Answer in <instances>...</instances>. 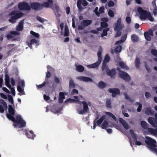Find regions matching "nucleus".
<instances>
[{
	"label": "nucleus",
	"instance_id": "obj_1",
	"mask_svg": "<svg viewBox=\"0 0 157 157\" xmlns=\"http://www.w3.org/2000/svg\"><path fill=\"white\" fill-rule=\"evenodd\" d=\"M17 105L13 104V98L10 96V121L13 122L14 127L22 128L25 126L26 122L22 117L19 114L15 113L14 108Z\"/></svg>",
	"mask_w": 157,
	"mask_h": 157
},
{
	"label": "nucleus",
	"instance_id": "obj_2",
	"mask_svg": "<svg viewBox=\"0 0 157 157\" xmlns=\"http://www.w3.org/2000/svg\"><path fill=\"white\" fill-rule=\"evenodd\" d=\"M136 15L138 16L141 19H147L151 21H154V19L152 17L150 13L144 10L140 7L137 8L136 10Z\"/></svg>",
	"mask_w": 157,
	"mask_h": 157
},
{
	"label": "nucleus",
	"instance_id": "obj_3",
	"mask_svg": "<svg viewBox=\"0 0 157 157\" xmlns=\"http://www.w3.org/2000/svg\"><path fill=\"white\" fill-rule=\"evenodd\" d=\"M109 60V56L108 54H106L102 63V70L103 72H106L108 75L110 76H113L115 75L116 71L114 69H112L111 70L109 69L107 66L106 65V63Z\"/></svg>",
	"mask_w": 157,
	"mask_h": 157
},
{
	"label": "nucleus",
	"instance_id": "obj_4",
	"mask_svg": "<svg viewBox=\"0 0 157 157\" xmlns=\"http://www.w3.org/2000/svg\"><path fill=\"white\" fill-rule=\"evenodd\" d=\"M105 114H106L105 115L103 116L98 120L97 121L95 120L94 121V122L91 125V128L94 129L96 126V123L98 125L102 123L104 120L106 118L107 116L112 118L115 122L116 121V117L112 113L109 112H106Z\"/></svg>",
	"mask_w": 157,
	"mask_h": 157
},
{
	"label": "nucleus",
	"instance_id": "obj_5",
	"mask_svg": "<svg viewBox=\"0 0 157 157\" xmlns=\"http://www.w3.org/2000/svg\"><path fill=\"white\" fill-rule=\"evenodd\" d=\"M122 19L119 18L117 19L116 22L114 25V30L116 32L115 35V37L119 36L121 34V30L124 27V24L121 23Z\"/></svg>",
	"mask_w": 157,
	"mask_h": 157
},
{
	"label": "nucleus",
	"instance_id": "obj_6",
	"mask_svg": "<svg viewBox=\"0 0 157 157\" xmlns=\"http://www.w3.org/2000/svg\"><path fill=\"white\" fill-rule=\"evenodd\" d=\"M145 139V142L147 144L148 147L156 155V151H157V149L156 148V141L148 136H146Z\"/></svg>",
	"mask_w": 157,
	"mask_h": 157
},
{
	"label": "nucleus",
	"instance_id": "obj_7",
	"mask_svg": "<svg viewBox=\"0 0 157 157\" xmlns=\"http://www.w3.org/2000/svg\"><path fill=\"white\" fill-rule=\"evenodd\" d=\"M100 126L102 129H106L108 127H112L114 126L117 129L120 130L121 129V126L118 125L117 124H114L111 122L106 120L103 121Z\"/></svg>",
	"mask_w": 157,
	"mask_h": 157
},
{
	"label": "nucleus",
	"instance_id": "obj_8",
	"mask_svg": "<svg viewBox=\"0 0 157 157\" xmlns=\"http://www.w3.org/2000/svg\"><path fill=\"white\" fill-rule=\"evenodd\" d=\"M83 105L82 108H79L78 109L77 111L78 113L80 114H83L86 113L88 111V106L91 105V103L89 101H83L82 102Z\"/></svg>",
	"mask_w": 157,
	"mask_h": 157
},
{
	"label": "nucleus",
	"instance_id": "obj_9",
	"mask_svg": "<svg viewBox=\"0 0 157 157\" xmlns=\"http://www.w3.org/2000/svg\"><path fill=\"white\" fill-rule=\"evenodd\" d=\"M102 52V48L101 47L99 48V49L98 52V61L93 64L87 65L86 66L88 68H93L97 67L100 64L101 62V54Z\"/></svg>",
	"mask_w": 157,
	"mask_h": 157
},
{
	"label": "nucleus",
	"instance_id": "obj_10",
	"mask_svg": "<svg viewBox=\"0 0 157 157\" xmlns=\"http://www.w3.org/2000/svg\"><path fill=\"white\" fill-rule=\"evenodd\" d=\"M24 23V21L23 20L21 21L16 27L17 31L10 32V38L12 37V35H19L20 34V33L19 32L23 30Z\"/></svg>",
	"mask_w": 157,
	"mask_h": 157
},
{
	"label": "nucleus",
	"instance_id": "obj_11",
	"mask_svg": "<svg viewBox=\"0 0 157 157\" xmlns=\"http://www.w3.org/2000/svg\"><path fill=\"white\" fill-rule=\"evenodd\" d=\"M19 80V82L18 85L17 87V90L19 93V95H25V92L24 91V87L25 86V81L23 80Z\"/></svg>",
	"mask_w": 157,
	"mask_h": 157
},
{
	"label": "nucleus",
	"instance_id": "obj_12",
	"mask_svg": "<svg viewBox=\"0 0 157 157\" xmlns=\"http://www.w3.org/2000/svg\"><path fill=\"white\" fill-rule=\"evenodd\" d=\"M60 27L61 30V34L65 36H68L69 35V32L67 26L63 23H61Z\"/></svg>",
	"mask_w": 157,
	"mask_h": 157
},
{
	"label": "nucleus",
	"instance_id": "obj_13",
	"mask_svg": "<svg viewBox=\"0 0 157 157\" xmlns=\"http://www.w3.org/2000/svg\"><path fill=\"white\" fill-rule=\"evenodd\" d=\"M19 78L17 76L15 78H12L10 79V93L14 96L15 94V87H14L16 85V81L18 80Z\"/></svg>",
	"mask_w": 157,
	"mask_h": 157
},
{
	"label": "nucleus",
	"instance_id": "obj_14",
	"mask_svg": "<svg viewBox=\"0 0 157 157\" xmlns=\"http://www.w3.org/2000/svg\"><path fill=\"white\" fill-rule=\"evenodd\" d=\"M23 15L22 13L15 12L10 14V22L15 23L17 19L22 17Z\"/></svg>",
	"mask_w": 157,
	"mask_h": 157
},
{
	"label": "nucleus",
	"instance_id": "obj_15",
	"mask_svg": "<svg viewBox=\"0 0 157 157\" xmlns=\"http://www.w3.org/2000/svg\"><path fill=\"white\" fill-rule=\"evenodd\" d=\"M19 9L21 10H29L31 9V8L27 3L22 2L19 3L18 5Z\"/></svg>",
	"mask_w": 157,
	"mask_h": 157
},
{
	"label": "nucleus",
	"instance_id": "obj_16",
	"mask_svg": "<svg viewBox=\"0 0 157 157\" xmlns=\"http://www.w3.org/2000/svg\"><path fill=\"white\" fill-rule=\"evenodd\" d=\"M117 71L118 72V75L121 78L126 80L128 81L130 79L129 76L126 73L120 71L119 68L117 69Z\"/></svg>",
	"mask_w": 157,
	"mask_h": 157
},
{
	"label": "nucleus",
	"instance_id": "obj_17",
	"mask_svg": "<svg viewBox=\"0 0 157 157\" xmlns=\"http://www.w3.org/2000/svg\"><path fill=\"white\" fill-rule=\"evenodd\" d=\"M0 113H3L7 109V104L6 102L2 99H0Z\"/></svg>",
	"mask_w": 157,
	"mask_h": 157
},
{
	"label": "nucleus",
	"instance_id": "obj_18",
	"mask_svg": "<svg viewBox=\"0 0 157 157\" xmlns=\"http://www.w3.org/2000/svg\"><path fill=\"white\" fill-rule=\"evenodd\" d=\"M130 140L131 141L134 140H136L137 137L136 134L134 131L132 130H129V133H126L125 134Z\"/></svg>",
	"mask_w": 157,
	"mask_h": 157
},
{
	"label": "nucleus",
	"instance_id": "obj_19",
	"mask_svg": "<svg viewBox=\"0 0 157 157\" xmlns=\"http://www.w3.org/2000/svg\"><path fill=\"white\" fill-rule=\"evenodd\" d=\"M62 109L58 110L56 106H48L46 108V112H48L49 110L55 114H58L60 113Z\"/></svg>",
	"mask_w": 157,
	"mask_h": 157
},
{
	"label": "nucleus",
	"instance_id": "obj_20",
	"mask_svg": "<svg viewBox=\"0 0 157 157\" xmlns=\"http://www.w3.org/2000/svg\"><path fill=\"white\" fill-rule=\"evenodd\" d=\"M91 23V21L89 20H84L81 23V25L79 26L78 29L79 30H82L85 26H87Z\"/></svg>",
	"mask_w": 157,
	"mask_h": 157
},
{
	"label": "nucleus",
	"instance_id": "obj_21",
	"mask_svg": "<svg viewBox=\"0 0 157 157\" xmlns=\"http://www.w3.org/2000/svg\"><path fill=\"white\" fill-rule=\"evenodd\" d=\"M144 35L146 40L150 41L153 36V31L152 30H150L148 32L144 33Z\"/></svg>",
	"mask_w": 157,
	"mask_h": 157
},
{
	"label": "nucleus",
	"instance_id": "obj_22",
	"mask_svg": "<svg viewBox=\"0 0 157 157\" xmlns=\"http://www.w3.org/2000/svg\"><path fill=\"white\" fill-rule=\"evenodd\" d=\"M81 4L84 6L87 5V3L85 0H78L77 2V6L78 8L80 10L82 9Z\"/></svg>",
	"mask_w": 157,
	"mask_h": 157
},
{
	"label": "nucleus",
	"instance_id": "obj_23",
	"mask_svg": "<svg viewBox=\"0 0 157 157\" xmlns=\"http://www.w3.org/2000/svg\"><path fill=\"white\" fill-rule=\"evenodd\" d=\"M109 92L112 93V96L114 97L117 94H119V90L116 88H112L109 89L108 90Z\"/></svg>",
	"mask_w": 157,
	"mask_h": 157
},
{
	"label": "nucleus",
	"instance_id": "obj_24",
	"mask_svg": "<svg viewBox=\"0 0 157 157\" xmlns=\"http://www.w3.org/2000/svg\"><path fill=\"white\" fill-rule=\"evenodd\" d=\"M75 99L71 98H69L65 101V103L68 104L69 103H77L79 101V100L80 99V98L78 99V97L76 96L74 97Z\"/></svg>",
	"mask_w": 157,
	"mask_h": 157
},
{
	"label": "nucleus",
	"instance_id": "obj_25",
	"mask_svg": "<svg viewBox=\"0 0 157 157\" xmlns=\"http://www.w3.org/2000/svg\"><path fill=\"white\" fill-rule=\"evenodd\" d=\"M53 4V1L52 0H48L46 2H44L42 5L43 7H51V8Z\"/></svg>",
	"mask_w": 157,
	"mask_h": 157
},
{
	"label": "nucleus",
	"instance_id": "obj_26",
	"mask_svg": "<svg viewBox=\"0 0 157 157\" xmlns=\"http://www.w3.org/2000/svg\"><path fill=\"white\" fill-rule=\"evenodd\" d=\"M76 79L79 81L85 82H91L92 81L91 78L84 76H78L76 78Z\"/></svg>",
	"mask_w": 157,
	"mask_h": 157
},
{
	"label": "nucleus",
	"instance_id": "obj_27",
	"mask_svg": "<svg viewBox=\"0 0 157 157\" xmlns=\"http://www.w3.org/2000/svg\"><path fill=\"white\" fill-rule=\"evenodd\" d=\"M119 44H116V45H117L116 48L114 49V50L113 49H111L110 52L112 54L120 53L121 50V47Z\"/></svg>",
	"mask_w": 157,
	"mask_h": 157
},
{
	"label": "nucleus",
	"instance_id": "obj_28",
	"mask_svg": "<svg viewBox=\"0 0 157 157\" xmlns=\"http://www.w3.org/2000/svg\"><path fill=\"white\" fill-rule=\"evenodd\" d=\"M31 8L34 10H38L42 8V5L37 3H33L31 5Z\"/></svg>",
	"mask_w": 157,
	"mask_h": 157
},
{
	"label": "nucleus",
	"instance_id": "obj_29",
	"mask_svg": "<svg viewBox=\"0 0 157 157\" xmlns=\"http://www.w3.org/2000/svg\"><path fill=\"white\" fill-rule=\"evenodd\" d=\"M148 121L153 127H157V121L155 120L153 118L149 117L148 119Z\"/></svg>",
	"mask_w": 157,
	"mask_h": 157
},
{
	"label": "nucleus",
	"instance_id": "obj_30",
	"mask_svg": "<svg viewBox=\"0 0 157 157\" xmlns=\"http://www.w3.org/2000/svg\"><path fill=\"white\" fill-rule=\"evenodd\" d=\"M120 123L126 129H128L129 128V126L127 122L123 119L120 118L119 119Z\"/></svg>",
	"mask_w": 157,
	"mask_h": 157
},
{
	"label": "nucleus",
	"instance_id": "obj_31",
	"mask_svg": "<svg viewBox=\"0 0 157 157\" xmlns=\"http://www.w3.org/2000/svg\"><path fill=\"white\" fill-rule=\"evenodd\" d=\"M102 22L101 23V25L102 27L103 28H106L107 27L108 25L106 23L108 21V19L107 18H103L101 19Z\"/></svg>",
	"mask_w": 157,
	"mask_h": 157
},
{
	"label": "nucleus",
	"instance_id": "obj_32",
	"mask_svg": "<svg viewBox=\"0 0 157 157\" xmlns=\"http://www.w3.org/2000/svg\"><path fill=\"white\" fill-rule=\"evenodd\" d=\"M127 37V33H125L122 35L121 40L116 42V44H120L123 43L126 40Z\"/></svg>",
	"mask_w": 157,
	"mask_h": 157
},
{
	"label": "nucleus",
	"instance_id": "obj_33",
	"mask_svg": "<svg viewBox=\"0 0 157 157\" xmlns=\"http://www.w3.org/2000/svg\"><path fill=\"white\" fill-rule=\"evenodd\" d=\"M26 136L29 138L33 139L35 137V135L31 131H28L26 134Z\"/></svg>",
	"mask_w": 157,
	"mask_h": 157
},
{
	"label": "nucleus",
	"instance_id": "obj_34",
	"mask_svg": "<svg viewBox=\"0 0 157 157\" xmlns=\"http://www.w3.org/2000/svg\"><path fill=\"white\" fill-rule=\"evenodd\" d=\"M5 83L6 86L10 89V79L9 76L7 75H5Z\"/></svg>",
	"mask_w": 157,
	"mask_h": 157
},
{
	"label": "nucleus",
	"instance_id": "obj_35",
	"mask_svg": "<svg viewBox=\"0 0 157 157\" xmlns=\"http://www.w3.org/2000/svg\"><path fill=\"white\" fill-rule=\"evenodd\" d=\"M117 65L121 67V68L127 69V67L126 66L125 64L121 60H120L117 61Z\"/></svg>",
	"mask_w": 157,
	"mask_h": 157
},
{
	"label": "nucleus",
	"instance_id": "obj_36",
	"mask_svg": "<svg viewBox=\"0 0 157 157\" xmlns=\"http://www.w3.org/2000/svg\"><path fill=\"white\" fill-rule=\"evenodd\" d=\"M59 103H62L63 102V100L65 99V98L64 95L65 94L63 92H60L59 94Z\"/></svg>",
	"mask_w": 157,
	"mask_h": 157
},
{
	"label": "nucleus",
	"instance_id": "obj_37",
	"mask_svg": "<svg viewBox=\"0 0 157 157\" xmlns=\"http://www.w3.org/2000/svg\"><path fill=\"white\" fill-rule=\"evenodd\" d=\"M76 70L79 72H82L84 70V67L81 65H76Z\"/></svg>",
	"mask_w": 157,
	"mask_h": 157
},
{
	"label": "nucleus",
	"instance_id": "obj_38",
	"mask_svg": "<svg viewBox=\"0 0 157 157\" xmlns=\"http://www.w3.org/2000/svg\"><path fill=\"white\" fill-rule=\"evenodd\" d=\"M148 132L151 134L157 136V129H154L152 128H149L148 129Z\"/></svg>",
	"mask_w": 157,
	"mask_h": 157
},
{
	"label": "nucleus",
	"instance_id": "obj_39",
	"mask_svg": "<svg viewBox=\"0 0 157 157\" xmlns=\"http://www.w3.org/2000/svg\"><path fill=\"white\" fill-rule=\"evenodd\" d=\"M148 132L151 134L157 136V129H154L152 128H149L148 129Z\"/></svg>",
	"mask_w": 157,
	"mask_h": 157
},
{
	"label": "nucleus",
	"instance_id": "obj_40",
	"mask_svg": "<svg viewBox=\"0 0 157 157\" xmlns=\"http://www.w3.org/2000/svg\"><path fill=\"white\" fill-rule=\"evenodd\" d=\"M152 4L154 8L153 10V13L154 15L157 16V9L156 8V6L155 5V1H152Z\"/></svg>",
	"mask_w": 157,
	"mask_h": 157
},
{
	"label": "nucleus",
	"instance_id": "obj_41",
	"mask_svg": "<svg viewBox=\"0 0 157 157\" xmlns=\"http://www.w3.org/2000/svg\"><path fill=\"white\" fill-rule=\"evenodd\" d=\"M97 86L101 88H103L105 87L106 84L103 81H100L97 84Z\"/></svg>",
	"mask_w": 157,
	"mask_h": 157
},
{
	"label": "nucleus",
	"instance_id": "obj_42",
	"mask_svg": "<svg viewBox=\"0 0 157 157\" xmlns=\"http://www.w3.org/2000/svg\"><path fill=\"white\" fill-rule=\"evenodd\" d=\"M108 14L111 18H113L114 17V12L112 10L110 9L108 10Z\"/></svg>",
	"mask_w": 157,
	"mask_h": 157
},
{
	"label": "nucleus",
	"instance_id": "obj_43",
	"mask_svg": "<svg viewBox=\"0 0 157 157\" xmlns=\"http://www.w3.org/2000/svg\"><path fill=\"white\" fill-rule=\"evenodd\" d=\"M69 87L70 88H74L75 87V84L73 81L71 79L69 82Z\"/></svg>",
	"mask_w": 157,
	"mask_h": 157
},
{
	"label": "nucleus",
	"instance_id": "obj_44",
	"mask_svg": "<svg viewBox=\"0 0 157 157\" xmlns=\"http://www.w3.org/2000/svg\"><path fill=\"white\" fill-rule=\"evenodd\" d=\"M51 8L55 12H57L59 10V7L56 4H53Z\"/></svg>",
	"mask_w": 157,
	"mask_h": 157
},
{
	"label": "nucleus",
	"instance_id": "obj_45",
	"mask_svg": "<svg viewBox=\"0 0 157 157\" xmlns=\"http://www.w3.org/2000/svg\"><path fill=\"white\" fill-rule=\"evenodd\" d=\"M140 138L139 137H137L136 138V140H133L135 141V144L140 146L142 145V142L140 141H139Z\"/></svg>",
	"mask_w": 157,
	"mask_h": 157
},
{
	"label": "nucleus",
	"instance_id": "obj_46",
	"mask_svg": "<svg viewBox=\"0 0 157 157\" xmlns=\"http://www.w3.org/2000/svg\"><path fill=\"white\" fill-rule=\"evenodd\" d=\"M109 30V28H106L103 31L101 35V37H103L105 36H106L107 34V32Z\"/></svg>",
	"mask_w": 157,
	"mask_h": 157
},
{
	"label": "nucleus",
	"instance_id": "obj_47",
	"mask_svg": "<svg viewBox=\"0 0 157 157\" xmlns=\"http://www.w3.org/2000/svg\"><path fill=\"white\" fill-rule=\"evenodd\" d=\"M141 124L142 127L144 129H146L147 127V124L144 121H142L141 122Z\"/></svg>",
	"mask_w": 157,
	"mask_h": 157
},
{
	"label": "nucleus",
	"instance_id": "obj_48",
	"mask_svg": "<svg viewBox=\"0 0 157 157\" xmlns=\"http://www.w3.org/2000/svg\"><path fill=\"white\" fill-rule=\"evenodd\" d=\"M31 34L34 37L36 38H38L39 37V34L37 33H36L32 31L30 32Z\"/></svg>",
	"mask_w": 157,
	"mask_h": 157
},
{
	"label": "nucleus",
	"instance_id": "obj_49",
	"mask_svg": "<svg viewBox=\"0 0 157 157\" xmlns=\"http://www.w3.org/2000/svg\"><path fill=\"white\" fill-rule=\"evenodd\" d=\"M131 40L135 42L138 41V38L136 35H132L131 36Z\"/></svg>",
	"mask_w": 157,
	"mask_h": 157
},
{
	"label": "nucleus",
	"instance_id": "obj_50",
	"mask_svg": "<svg viewBox=\"0 0 157 157\" xmlns=\"http://www.w3.org/2000/svg\"><path fill=\"white\" fill-rule=\"evenodd\" d=\"M151 53L152 55L157 56V50L155 49H152L151 51Z\"/></svg>",
	"mask_w": 157,
	"mask_h": 157
},
{
	"label": "nucleus",
	"instance_id": "obj_51",
	"mask_svg": "<svg viewBox=\"0 0 157 157\" xmlns=\"http://www.w3.org/2000/svg\"><path fill=\"white\" fill-rule=\"evenodd\" d=\"M65 10L67 14V15L69 14L70 13V8L69 6H67L65 8Z\"/></svg>",
	"mask_w": 157,
	"mask_h": 157
},
{
	"label": "nucleus",
	"instance_id": "obj_52",
	"mask_svg": "<svg viewBox=\"0 0 157 157\" xmlns=\"http://www.w3.org/2000/svg\"><path fill=\"white\" fill-rule=\"evenodd\" d=\"M8 113L6 114L7 117L10 120V105H8Z\"/></svg>",
	"mask_w": 157,
	"mask_h": 157
},
{
	"label": "nucleus",
	"instance_id": "obj_53",
	"mask_svg": "<svg viewBox=\"0 0 157 157\" xmlns=\"http://www.w3.org/2000/svg\"><path fill=\"white\" fill-rule=\"evenodd\" d=\"M135 64L136 67L137 68H138L140 64V61L137 58L136 59L135 62Z\"/></svg>",
	"mask_w": 157,
	"mask_h": 157
},
{
	"label": "nucleus",
	"instance_id": "obj_54",
	"mask_svg": "<svg viewBox=\"0 0 157 157\" xmlns=\"http://www.w3.org/2000/svg\"><path fill=\"white\" fill-rule=\"evenodd\" d=\"M44 98L45 101L48 102L49 100L50 97L44 94Z\"/></svg>",
	"mask_w": 157,
	"mask_h": 157
},
{
	"label": "nucleus",
	"instance_id": "obj_55",
	"mask_svg": "<svg viewBox=\"0 0 157 157\" xmlns=\"http://www.w3.org/2000/svg\"><path fill=\"white\" fill-rule=\"evenodd\" d=\"M114 6V3L111 1H109L108 3V6L109 7H113Z\"/></svg>",
	"mask_w": 157,
	"mask_h": 157
},
{
	"label": "nucleus",
	"instance_id": "obj_56",
	"mask_svg": "<svg viewBox=\"0 0 157 157\" xmlns=\"http://www.w3.org/2000/svg\"><path fill=\"white\" fill-rule=\"evenodd\" d=\"M104 7H101L100 8L98 12L99 15L100 14L103 13L104 12Z\"/></svg>",
	"mask_w": 157,
	"mask_h": 157
},
{
	"label": "nucleus",
	"instance_id": "obj_57",
	"mask_svg": "<svg viewBox=\"0 0 157 157\" xmlns=\"http://www.w3.org/2000/svg\"><path fill=\"white\" fill-rule=\"evenodd\" d=\"M78 93V91L77 90L75 89H74L72 91L71 94V95H74L75 94H77Z\"/></svg>",
	"mask_w": 157,
	"mask_h": 157
},
{
	"label": "nucleus",
	"instance_id": "obj_58",
	"mask_svg": "<svg viewBox=\"0 0 157 157\" xmlns=\"http://www.w3.org/2000/svg\"><path fill=\"white\" fill-rule=\"evenodd\" d=\"M38 43V41L35 39H32L31 40L30 44H37Z\"/></svg>",
	"mask_w": 157,
	"mask_h": 157
},
{
	"label": "nucleus",
	"instance_id": "obj_59",
	"mask_svg": "<svg viewBox=\"0 0 157 157\" xmlns=\"http://www.w3.org/2000/svg\"><path fill=\"white\" fill-rule=\"evenodd\" d=\"M0 96L2 98L4 99H7V96L3 93H0Z\"/></svg>",
	"mask_w": 157,
	"mask_h": 157
},
{
	"label": "nucleus",
	"instance_id": "obj_60",
	"mask_svg": "<svg viewBox=\"0 0 157 157\" xmlns=\"http://www.w3.org/2000/svg\"><path fill=\"white\" fill-rule=\"evenodd\" d=\"M125 20L127 23L128 24H130L131 22V18L128 17H126Z\"/></svg>",
	"mask_w": 157,
	"mask_h": 157
},
{
	"label": "nucleus",
	"instance_id": "obj_61",
	"mask_svg": "<svg viewBox=\"0 0 157 157\" xmlns=\"http://www.w3.org/2000/svg\"><path fill=\"white\" fill-rule=\"evenodd\" d=\"M37 19L39 21L42 23L44 22L45 21L44 19H43L42 17H37Z\"/></svg>",
	"mask_w": 157,
	"mask_h": 157
},
{
	"label": "nucleus",
	"instance_id": "obj_62",
	"mask_svg": "<svg viewBox=\"0 0 157 157\" xmlns=\"http://www.w3.org/2000/svg\"><path fill=\"white\" fill-rule=\"evenodd\" d=\"M75 17H73L72 19V26L73 28H75Z\"/></svg>",
	"mask_w": 157,
	"mask_h": 157
},
{
	"label": "nucleus",
	"instance_id": "obj_63",
	"mask_svg": "<svg viewBox=\"0 0 157 157\" xmlns=\"http://www.w3.org/2000/svg\"><path fill=\"white\" fill-rule=\"evenodd\" d=\"M145 113L147 115L151 114V109H148L145 111Z\"/></svg>",
	"mask_w": 157,
	"mask_h": 157
},
{
	"label": "nucleus",
	"instance_id": "obj_64",
	"mask_svg": "<svg viewBox=\"0 0 157 157\" xmlns=\"http://www.w3.org/2000/svg\"><path fill=\"white\" fill-rule=\"evenodd\" d=\"M137 104L139 105L137 109V111L138 112H140L141 111V109L142 105L141 104H139V103H137Z\"/></svg>",
	"mask_w": 157,
	"mask_h": 157
}]
</instances>
